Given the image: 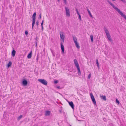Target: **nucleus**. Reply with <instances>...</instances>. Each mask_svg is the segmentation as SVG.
<instances>
[{
    "instance_id": "nucleus-1",
    "label": "nucleus",
    "mask_w": 126,
    "mask_h": 126,
    "mask_svg": "<svg viewBox=\"0 0 126 126\" xmlns=\"http://www.w3.org/2000/svg\"><path fill=\"white\" fill-rule=\"evenodd\" d=\"M107 2L112 6L113 8L115 9L118 13L123 17L126 20V16L121 11L120 9L117 8L115 6L110 2L109 0H107Z\"/></svg>"
},
{
    "instance_id": "nucleus-2",
    "label": "nucleus",
    "mask_w": 126,
    "mask_h": 126,
    "mask_svg": "<svg viewBox=\"0 0 126 126\" xmlns=\"http://www.w3.org/2000/svg\"><path fill=\"white\" fill-rule=\"evenodd\" d=\"M60 34L61 38V41L63 43H64L65 36L63 35V32H60Z\"/></svg>"
},
{
    "instance_id": "nucleus-3",
    "label": "nucleus",
    "mask_w": 126,
    "mask_h": 126,
    "mask_svg": "<svg viewBox=\"0 0 126 126\" xmlns=\"http://www.w3.org/2000/svg\"><path fill=\"white\" fill-rule=\"evenodd\" d=\"M38 80L39 82L45 85H46L47 84V81L45 79H39Z\"/></svg>"
},
{
    "instance_id": "nucleus-4",
    "label": "nucleus",
    "mask_w": 126,
    "mask_h": 126,
    "mask_svg": "<svg viewBox=\"0 0 126 126\" xmlns=\"http://www.w3.org/2000/svg\"><path fill=\"white\" fill-rule=\"evenodd\" d=\"M65 9L66 12V16L69 17L70 16V11L69 9L68 8L66 7H65Z\"/></svg>"
},
{
    "instance_id": "nucleus-5",
    "label": "nucleus",
    "mask_w": 126,
    "mask_h": 126,
    "mask_svg": "<svg viewBox=\"0 0 126 126\" xmlns=\"http://www.w3.org/2000/svg\"><path fill=\"white\" fill-rule=\"evenodd\" d=\"M103 29L104 30L105 32L106 35H107L110 34L108 30H107V29L106 27H104V28Z\"/></svg>"
},
{
    "instance_id": "nucleus-6",
    "label": "nucleus",
    "mask_w": 126,
    "mask_h": 126,
    "mask_svg": "<svg viewBox=\"0 0 126 126\" xmlns=\"http://www.w3.org/2000/svg\"><path fill=\"white\" fill-rule=\"evenodd\" d=\"M64 43H63V42H61V49L62 50V52L63 53H64V47L63 45V44Z\"/></svg>"
},
{
    "instance_id": "nucleus-7",
    "label": "nucleus",
    "mask_w": 126,
    "mask_h": 126,
    "mask_svg": "<svg viewBox=\"0 0 126 126\" xmlns=\"http://www.w3.org/2000/svg\"><path fill=\"white\" fill-rule=\"evenodd\" d=\"M74 61L75 66L76 67L79 66L78 61L76 59L74 60Z\"/></svg>"
},
{
    "instance_id": "nucleus-8",
    "label": "nucleus",
    "mask_w": 126,
    "mask_h": 126,
    "mask_svg": "<svg viewBox=\"0 0 126 126\" xmlns=\"http://www.w3.org/2000/svg\"><path fill=\"white\" fill-rule=\"evenodd\" d=\"M69 105L71 106V107L73 109H74V105L73 103L71 101L70 102H69Z\"/></svg>"
},
{
    "instance_id": "nucleus-9",
    "label": "nucleus",
    "mask_w": 126,
    "mask_h": 126,
    "mask_svg": "<svg viewBox=\"0 0 126 126\" xmlns=\"http://www.w3.org/2000/svg\"><path fill=\"white\" fill-rule=\"evenodd\" d=\"M22 83L25 86L27 84L28 82L26 80L24 79Z\"/></svg>"
},
{
    "instance_id": "nucleus-10",
    "label": "nucleus",
    "mask_w": 126,
    "mask_h": 126,
    "mask_svg": "<svg viewBox=\"0 0 126 126\" xmlns=\"http://www.w3.org/2000/svg\"><path fill=\"white\" fill-rule=\"evenodd\" d=\"M86 8L87 9V10L88 12V14L90 16V17L92 18L93 17V16L91 14L90 12L89 11V10L88 9V8L87 7H86Z\"/></svg>"
},
{
    "instance_id": "nucleus-11",
    "label": "nucleus",
    "mask_w": 126,
    "mask_h": 126,
    "mask_svg": "<svg viewBox=\"0 0 126 126\" xmlns=\"http://www.w3.org/2000/svg\"><path fill=\"white\" fill-rule=\"evenodd\" d=\"M16 53V51L14 49H13L12 52V56L13 57H14L15 56V54Z\"/></svg>"
},
{
    "instance_id": "nucleus-12",
    "label": "nucleus",
    "mask_w": 126,
    "mask_h": 126,
    "mask_svg": "<svg viewBox=\"0 0 126 126\" xmlns=\"http://www.w3.org/2000/svg\"><path fill=\"white\" fill-rule=\"evenodd\" d=\"M101 98L103 99L104 100L106 101L107 100L106 98L105 95L104 96H100Z\"/></svg>"
},
{
    "instance_id": "nucleus-13",
    "label": "nucleus",
    "mask_w": 126,
    "mask_h": 126,
    "mask_svg": "<svg viewBox=\"0 0 126 126\" xmlns=\"http://www.w3.org/2000/svg\"><path fill=\"white\" fill-rule=\"evenodd\" d=\"M107 37L108 38V39H109V40H110V41L111 42V41H112V40L111 36L110 35V34L107 35Z\"/></svg>"
},
{
    "instance_id": "nucleus-14",
    "label": "nucleus",
    "mask_w": 126,
    "mask_h": 126,
    "mask_svg": "<svg viewBox=\"0 0 126 126\" xmlns=\"http://www.w3.org/2000/svg\"><path fill=\"white\" fill-rule=\"evenodd\" d=\"M50 111H47L45 113V114L46 116H48L50 115Z\"/></svg>"
},
{
    "instance_id": "nucleus-15",
    "label": "nucleus",
    "mask_w": 126,
    "mask_h": 126,
    "mask_svg": "<svg viewBox=\"0 0 126 126\" xmlns=\"http://www.w3.org/2000/svg\"><path fill=\"white\" fill-rule=\"evenodd\" d=\"M74 41V43L77 42V38L74 36H73Z\"/></svg>"
},
{
    "instance_id": "nucleus-16",
    "label": "nucleus",
    "mask_w": 126,
    "mask_h": 126,
    "mask_svg": "<svg viewBox=\"0 0 126 126\" xmlns=\"http://www.w3.org/2000/svg\"><path fill=\"white\" fill-rule=\"evenodd\" d=\"M76 46V47L78 49H79L80 48V47L79 45V44L78 43V42L75 43Z\"/></svg>"
},
{
    "instance_id": "nucleus-17",
    "label": "nucleus",
    "mask_w": 126,
    "mask_h": 126,
    "mask_svg": "<svg viewBox=\"0 0 126 126\" xmlns=\"http://www.w3.org/2000/svg\"><path fill=\"white\" fill-rule=\"evenodd\" d=\"M35 19H32V29H33V26L34 25L35 23Z\"/></svg>"
},
{
    "instance_id": "nucleus-18",
    "label": "nucleus",
    "mask_w": 126,
    "mask_h": 126,
    "mask_svg": "<svg viewBox=\"0 0 126 126\" xmlns=\"http://www.w3.org/2000/svg\"><path fill=\"white\" fill-rule=\"evenodd\" d=\"M32 51H31L30 53H29L27 57L28 58H30L31 57H32Z\"/></svg>"
},
{
    "instance_id": "nucleus-19",
    "label": "nucleus",
    "mask_w": 126,
    "mask_h": 126,
    "mask_svg": "<svg viewBox=\"0 0 126 126\" xmlns=\"http://www.w3.org/2000/svg\"><path fill=\"white\" fill-rule=\"evenodd\" d=\"M36 13L35 12L32 15V19H35L36 18Z\"/></svg>"
},
{
    "instance_id": "nucleus-20",
    "label": "nucleus",
    "mask_w": 126,
    "mask_h": 126,
    "mask_svg": "<svg viewBox=\"0 0 126 126\" xmlns=\"http://www.w3.org/2000/svg\"><path fill=\"white\" fill-rule=\"evenodd\" d=\"M76 67L78 70V73L79 74H81V72H80V70L79 66H78V67Z\"/></svg>"
},
{
    "instance_id": "nucleus-21",
    "label": "nucleus",
    "mask_w": 126,
    "mask_h": 126,
    "mask_svg": "<svg viewBox=\"0 0 126 126\" xmlns=\"http://www.w3.org/2000/svg\"><path fill=\"white\" fill-rule=\"evenodd\" d=\"M93 102V103L95 105H96V102L95 98L93 99H92Z\"/></svg>"
},
{
    "instance_id": "nucleus-22",
    "label": "nucleus",
    "mask_w": 126,
    "mask_h": 126,
    "mask_svg": "<svg viewBox=\"0 0 126 126\" xmlns=\"http://www.w3.org/2000/svg\"><path fill=\"white\" fill-rule=\"evenodd\" d=\"M90 38H91V41L92 42H93V36L92 35H91L90 36Z\"/></svg>"
},
{
    "instance_id": "nucleus-23",
    "label": "nucleus",
    "mask_w": 126,
    "mask_h": 126,
    "mask_svg": "<svg viewBox=\"0 0 126 126\" xmlns=\"http://www.w3.org/2000/svg\"><path fill=\"white\" fill-rule=\"evenodd\" d=\"M12 62H10L9 63L7 64V67H9L11 66L12 65Z\"/></svg>"
},
{
    "instance_id": "nucleus-24",
    "label": "nucleus",
    "mask_w": 126,
    "mask_h": 126,
    "mask_svg": "<svg viewBox=\"0 0 126 126\" xmlns=\"http://www.w3.org/2000/svg\"><path fill=\"white\" fill-rule=\"evenodd\" d=\"M22 115H20L18 117L17 120H19L22 117Z\"/></svg>"
},
{
    "instance_id": "nucleus-25",
    "label": "nucleus",
    "mask_w": 126,
    "mask_h": 126,
    "mask_svg": "<svg viewBox=\"0 0 126 126\" xmlns=\"http://www.w3.org/2000/svg\"><path fill=\"white\" fill-rule=\"evenodd\" d=\"M96 63L98 68H99V65L98 62V60L97 59L96 60Z\"/></svg>"
},
{
    "instance_id": "nucleus-26",
    "label": "nucleus",
    "mask_w": 126,
    "mask_h": 126,
    "mask_svg": "<svg viewBox=\"0 0 126 126\" xmlns=\"http://www.w3.org/2000/svg\"><path fill=\"white\" fill-rule=\"evenodd\" d=\"M91 98L92 99L94 98V97L92 93H91L90 94Z\"/></svg>"
},
{
    "instance_id": "nucleus-27",
    "label": "nucleus",
    "mask_w": 126,
    "mask_h": 126,
    "mask_svg": "<svg viewBox=\"0 0 126 126\" xmlns=\"http://www.w3.org/2000/svg\"><path fill=\"white\" fill-rule=\"evenodd\" d=\"M91 73L89 74V75L88 76V79H90L91 78Z\"/></svg>"
},
{
    "instance_id": "nucleus-28",
    "label": "nucleus",
    "mask_w": 126,
    "mask_h": 126,
    "mask_svg": "<svg viewBox=\"0 0 126 126\" xmlns=\"http://www.w3.org/2000/svg\"><path fill=\"white\" fill-rule=\"evenodd\" d=\"M76 11L77 14L78 15H80L77 9H76Z\"/></svg>"
},
{
    "instance_id": "nucleus-29",
    "label": "nucleus",
    "mask_w": 126,
    "mask_h": 126,
    "mask_svg": "<svg viewBox=\"0 0 126 126\" xmlns=\"http://www.w3.org/2000/svg\"><path fill=\"white\" fill-rule=\"evenodd\" d=\"M79 19L80 20V21H81V16L80 15H79Z\"/></svg>"
},
{
    "instance_id": "nucleus-30",
    "label": "nucleus",
    "mask_w": 126,
    "mask_h": 126,
    "mask_svg": "<svg viewBox=\"0 0 126 126\" xmlns=\"http://www.w3.org/2000/svg\"><path fill=\"white\" fill-rule=\"evenodd\" d=\"M116 102L117 103H118V104H119V101L117 99H116Z\"/></svg>"
},
{
    "instance_id": "nucleus-31",
    "label": "nucleus",
    "mask_w": 126,
    "mask_h": 126,
    "mask_svg": "<svg viewBox=\"0 0 126 126\" xmlns=\"http://www.w3.org/2000/svg\"><path fill=\"white\" fill-rule=\"evenodd\" d=\"M35 40H36L35 41V42H38V37H36V38H35Z\"/></svg>"
},
{
    "instance_id": "nucleus-32",
    "label": "nucleus",
    "mask_w": 126,
    "mask_h": 126,
    "mask_svg": "<svg viewBox=\"0 0 126 126\" xmlns=\"http://www.w3.org/2000/svg\"><path fill=\"white\" fill-rule=\"evenodd\" d=\"M41 17V14H40L39 16V18L40 19Z\"/></svg>"
},
{
    "instance_id": "nucleus-33",
    "label": "nucleus",
    "mask_w": 126,
    "mask_h": 126,
    "mask_svg": "<svg viewBox=\"0 0 126 126\" xmlns=\"http://www.w3.org/2000/svg\"><path fill=\"white\" fill-rule=\"evenodd\" d=\"M64 2V3L65 4H67L66 0H63Z\"/></svg>"
},
{
    "instance_id": "nucleus-34",
    "label": "nucleus",
    "mask_w": 126,
    "mask_h": 126,
    "mask_svg": "<svg viewBox=\"0 0 126 126\" xmlns=\"http://www.w3.org/2000/svg\"><path fill=\"white\" fill-rule=\"evenodd\" d=\"M44 22V21L43 20H42V23H41V27L42 26H43V23Z\"/></svg>"
},
{
    "instance_id": "nucleus-35",
    "label": "nucleus",
    "mask_w": 126,
    "mask_h": 126,
    "mask_svg": "<svg viewBox=\"0 0 126 126\" xmlns=\"http://www.w3.org/2000/svg\"><path fill=\"white\" fill-rule=\"evenodd\" d=\"M28 32H27V31H26L25 32V34L26 35H27L28 34Z\"/></svg>"
},
{
    "instance_id": "nucleus-36",
    "label": "nucleus",
    "mask_w": 126,
    "mask_h": 126,
    "mask_svg": "<svg viewBox=\"0 0 126 126\" xmlns=\"http://www.w3.org/2000/svg\"><path fill=\"white\" fill-rule=\"evenodd\" d=\"M36 25L38 26V25L39 24V22L38 21H37L36 22Z\"/></svg>"
},
{
    "instance_id": "nucleus-37",
    "label": "nucleus",
    "mask_w": 126,
    "mask_h": 126,
    "mask_svg": "<svg viewBox=\"0 0 126 126\" xmlns=\"http://www.w3.org/2000/svg\"><path fill=\"white\" fill-rule=\"evenodd\" d=\"M54 82L55 83H57L58 82V81L57 80L55 81Z\"/></svg>"
},
{
    "instance_id": "nucleus-38",
    "label": "nucleus",
    "mask_w": 126,
    "mask_h": 126,
    "mask_svg": "<svg viewBox=\"0 0 126 126\" xmlns=\"http://www.w3.org/2000/svg\"><path fill=\"white\" fill-rule=\"evenodd\" d=\"M37 42H35V46L36 47L37 45Z\"/></svg>"
},
{
    "instance_id": "nucleus-39",
    "label": "nucleus",
    "mask_w": 126,
    "mask_h": 126,
    "mask_svg": "<svg viewBox=\"0 0 126 126\" xmlns=\"http://www.w3.org/2000/svg\"><path fill=\"white\" fill-rule=\"evenodd\" d=\"M123 2H125V0H121Z\"/></svg>"
},
{
    "instance_id": "nucleus-40",
    "label": "nucleus",
    "mask_w": 126,
    "mask_h": 126,
    "mask_svg": "<svg viewBox=\"0 0 126 126\" xmlns=\"http://www.w3.org/2000/svg\"><path fill=\"white\" fill-rule=\"evenodd\" d=\"M60 87L59 86H58L57 87V88L58 89H60Z\"/></svg>"
},
{
    "instance_id": "nucleus-41",
    "label": "nucleus",
    "mask_w": 126,
    "mask_h": 126,
    "mask_svg": "<svg viewBox=\"0 0 126 126\" xmlns=\"http://www.w3.org/2000/svg\"><path fill=\"white\" fill-rule=\"evenodd\" d=\"M42 27V30H43V26H42L41 27Z\"/></svg>"
},
{
    "instance_id": "nucleus-42",
    "label": "nucleus",
    "mask_w": 126,
    "mask_h": 126,
    "mask_svg": "<svg viewBox=\"0 0 126 126\" xmlns=\"http://www.w3.org/2000/svg\"><path fill=\"white\" fill-rule=\"evenodd\" d=\"M59 2L60 1V0H57Z\"/></svg>"
},
{
    "instance_id": "nucleus-43",
    "label": "nucleus",
    "mask_w": 126,
    "mask_h": 126,
    "mask_svg": "<svg viewBox=\"0 0 126 126\" xmlns=\"http://www.w3.org/2000/svg\"><path fill=\"white\" fill-rule=\"evenodd\" d=\"M112 0L113 1H115V0Z\"/></svg>"
},
{
    "instance_id": "nucleus-44",
    "label": "nucleus",
    "mask_w": 126,
    "mask_h": 126,
    "mask_svg": "<svg viewBox=\"0 0 126 126\" xmlns=\"http://www.w3.org/2000/svg\"><path fill=\"white\" fill-rule=\"evenodd\" d=\"M70 126H71V125H70Z\"/></svg>"
}]
</instances>
